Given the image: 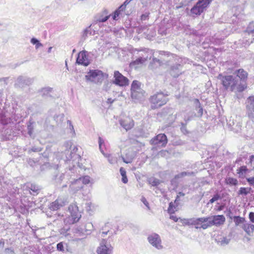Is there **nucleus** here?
Returning a JSON list of instances; mask_svg holds the SVG:
<instances>
[{"label":"nucleus","instance_id":"f257e3e1","mask_svg":"<svg viewBox=\"0 0 254 254\" xmlns=\"http://www.w3.org/2000/svg\"><path fill=\"white\" fill-rule=\"evenodd\" d=\"M218 79L221 81V83L224 88L230 91L243 92L245 90V84L244 82L239 83V81L233 75H223L220 73L217 77Z\"/></svg>","mask_w":254,"mask_h":254},{"label":"nucleus","instance_id":"f03ea898","mask_svg":"<svg viewBox=\"0 0 254 254\" xmlns=\"http://www.w3.org/2000/svg\"><path fill=\"white\" fill-rule=\"evenodd\" d=\"M168 94L162 91L157 92L150 96L148 103L151 110H155L166 105L168 102Z\"/></svg>","mask_w":254,"mask_h":254},{"label":"nucleus","instance_id":"7ed1b4c3","mask_svg":"<svg viewBox=\"0 0 254 254\" xmlns=\"http://www.w3.org/2000/svg\"><path fill=\"white\" fill-rule=\"evenodd\" d=\"M108 77L107 74L98 69L90 70L85 75V78L87 81L97 84L101 83Z\"/></svg>","mask_w":254,"mask_h":254},{"label":"nucleus","instance_id":"20e7f679","mask_svg":"<svg viewBox=\"0 0 254 254\" xmlns=\"http://www.w3.org/2000/svg\"><path fill=\"white\" fill-rule=\"evenodd\" d=\"M145 91L141 88V83L136 80L132 82L130 87V97L132 99L139 100L145 95Z\"/></svg>","mask_w":254,"mask_h":254},{"label":"nucleus","instance_id":"39448f33","mask_svg":"<svg viewBox=\"0 0 254 254\" xmlns=\"http://www.w3.org/2000/svg\"><path fill=\"white\" fill-rule=\"evenodd\" d=\"M70 215L64 219L65 225H72L79 221L81 215L79 212L78 208L76 205H70L68 207Z\"/></svg>","mask_w":254,"mask_h":254},{"label":"nucleus","instance_id":"423d86ee","mask_svg":"<svg viewBox=\"0 0 254 254\" xmlns=\"http://www.w3.org/2000/svg\"><path fill=\"white\" fill-rule=\"evenodd\" d=\"M212 0H199L195 5L190 9V13L193 15H199L203 12L208 6Z\"/></svg>","mask_w":254,"mask_h":254},{"label":"nucleus","instance_id":"0eeeda50","mask_svg":"<svg viewBox=\"0 0 254 254\" xmlns=\"http://www.w3.org/2000/svg\"><path fill=\"white\" fill-rule=\"evenodd\" d=\"M114 78L113 83L120 87H126L129 85L128 79L124 76L119 71L116 70L114 72Z\"/></svg>","mask_w":254,"mask_h":254},{"label":"nucleus","instance_id":"6e6552de","mask_svg":"<svg viewBox=\"0 0 254 254\" xmlns=\"http://www.w3.org/2000/svg\"><path fill=\"white\" fill-rule=\"evenodd\" d=\"M168 142V138L164 133H160L150 140V144L152 145H157L162 147H165Z\"/></svg>","mask_w":254,"mask_h":254},{"label":"nucleus","instance_id":"1a4fd4ad","mask_svg":"<svg viewBox=\"0 0 254 254\" xmlns=\"http://www.w3.org/2000/svg\"><path fill=\"white\" fill-rule=\"evenodd\" d=\"M251 170L248 169L246 166L243 165L238 168L236 172L238 175V177L241 179L246 178L249 184L251 186H254V176L253 177L246 178V174L250 172Z\"/></svg>","mask_w":254,"mask_h":254},{"label":"nucleus","instance_id":"9d476101","mask_svg":"<svg viewBox=\"0 0 254 254\" xmlns=\"http://www.w3.org/2000/svg\"><path fill=\"white\" fill-rule=\"evenodd\" d=\"M208 217L199 218L196 219H193V225L195 226L196 229H206L209 227V220Z\"/></svg>","mask_w":254,"mask_h":254},{"label":"nucleus","instance_id":"9b49d317","mask_svg":"<svg viewBox=\"0 0 254 254\" xmlns=\"http://www.w3.org/2000/svg\"><path fill=\"white\" fill-rule=\"evenodd\" d=\"M209 227L213 225L219 226L223 225L225 222L226 219L223 215H213L208 217Z\"/></svg>","mask_w":254,"mask_h":254},{"label":"nucleus","instance_id":"f8f14e48","mask_svg":"<svg viewBox=\"0 0 254 254\" xmlns=\"http://www.w3.org/2000/svg\"><path fill=\"white\" fill-rule=\"evenodd\" d=\"M106 241L103 239L100 246L97 249L98 254H110L112 251V247L110 246L106 245Z\"/></svg>","mask_w":254,"mask_h":254},{"label":"nucleus","instance_id":"ddd939ff","mask_svg":"<svg viewBox=\"0 0 254 254\" xmlns=\"http://www.w3.org/2000/svg\"><path fill=\"white\" fill-rule=\"evenodd\" d=\"M121 126L127 131L131 129L134 125L132 119L128 117H126L120 121Z\"/></svg>","mask_w":254,"mask_h":254},{"label":"nucleus","instance_id":"4468645a","mask_svg":"<svg viewBox=\"0 0 254 254\" xmlns=\"http://www.w3.org/2000/svg\"><path fill=\"white\" fill-rule=\"evenodd\" d=\"M235 74H236L237 77H238L240 79L239 83H242V82H244V83L245 84V90L247 87V80L248 79V72L246 71H245L244 69L240 68L237 70L235 71Z\"/></svg>","mask_w":254,"mask_h":254},{"label":"nucleus","instance_id":"2eb2a0df","mask_svg":"<svg viewBox=\"0 0 254 254\" xmlns=\"http://www.w3.org/2000/svg\"><path fill=\"white\" fill-rule=\"evenodd\" d=\"M149 242L158 249L162 248L161 241L158 234H154L148 237Z\"/></svg>","mask_w":254,"mask_h":254},{"label":"nucleus","instance_id":"dca6fc26","mask_svg":"<svg viewBox=\"0 0 254 254\" xmlns=\"http://www.w3.org/2000/svg\"><path fill=\"white\" fill-rule=\"evenodd\" d=\"M76 62L78 64L84 66H87L89 64L90 62L85 51H81L78 53Z\"/></svg>","mask_w":254,"mask_h":254},{"label":"nucleus","instance_id":"f3484780","mask_svg":"<svg viewBox=\"0 0 254 254\" xmlns=\"http://www.w3.org/2000/svg\"><path fill=\"white\" fill-rule=\"evenodd\" d=\"M247 109L249 112V117L254 115V96H250L248 98Z\"/></svg>","mask_w":254,"mask_h":254},{"label":"nucleus","instance_id":"a211bd4d","mask_svg":"<svg viewBox=\"0 0 254 254\" xmlns=\"http://www.w3.org/2000/svg\"><path fill=\"white\" fill-rule=\"evenodd\" d=\"M64 205V202L57 199L55 201L50 203L49 208L52 211H56L59 209L61 207L63 206Z\"/></svg>","mask_w":254,"mask_h":254},{"label":"nucleus","instance_id":"6ab92c4d","mask_svg":"<svg viewBox=\"0 0 254 254\" xmlns=\"http://www.w3.org/2000/svg\"><path fill=\"white\" fill-rule=\"evenodd\" d=\"M243 229L248 235L250 236L254 235V225L250 223L244 224L243 226Z\"/></svg>","mask_w":254,"mask_h":254},{"label":"nucleus","instance_id":"aec40b11","mask_svg":"<svg viewBox=\"0 0 254 254\" xmlns=\"http://www.w3.org/2000/svg\"><path fill=\"white\" fill-rule=\"evenodd\" d=\"M179 205L174 203V202H170L169 204L167 211L169 214H174L179 210Z\"/></svg>","mask_w":254,"mask_h":254},{"label":"nucleus","instance_id":"412c9836","mask_svg":"<svg viewBox=\"0 0 254 254\" xmlns=\"http://www.w3.org/2000/svg\"><path fill=\"white\" fill-rule=\"evenodd\" d=\"M225 183L230 186H236L238 185V181L237 179L232 177H227L225 179Z\"/></svg>","mask_w":254,"mask_h":254},{"label":"nucleus","instance_id":"4be33fe9","mask_svg":"<svg viewBox=\"0 0 254 254\" xmlns=\"http://www.w3.org/2000/svg\"><path fill=\"white\" fill-rule=\"evenodd\" d=\"M194 102L198 105L197 112L195 114V116L197 117H201L203 115V108L200 105V102L198 99H194Z\"/></svg>","mask_w":254,"mask_h":254},{"label":"nucleus","instance_id":"5701e85b","mask_svg":"<svg viewBox=\"0 0 254 254\" xmlns=\"http://www.w3.org/2000/svg\"><path fill=\"white\" fill-rule=\"evenodd\" d=\"M120 172L121 175L122 177V182L124 184H127L128 182V179L127 176L126 170L124 168L121 167L120 169Z\"/></svg>","mask_w":254,"mask_h":254},{"label":"nucleus","instance_id":"b1692460","mask_svg":"<svg viewBox=\"0 0 254 254\" xmlns=\"http://www.w3.org/2000/svg\"><path fill=\"white\" fill-rule=\"evenodd\" d=\"M233 220L235 222L236 226H238L241 224H243L244 223L245 219L243 217H241L240 216H234L233 217Z\"/></svg>","mask_w":254,"mask_h":254},{"label":"nucleus","instance_id":"393cba45","mask_svg":"<svg viewBox=\"0 0 254 254\" xmlns=\"http://www.w3.org/2000/svg\"><path fill=\"white\" fill-rule=\"evenodd\" d=\"M251 190V188H245V187H242L240 188V190H239L238 193L239 194H245L247 195L250 192Z\"/></svg>","mask_w":254,"mask_h":254},{"label":"nucleus","instance_id":"a878e982","mask_svg":"<svg viewBox=\"0 0 254 254\" xmlns=\"http://www.w3.org/2000/svg\"><path fill=\"white\" fill-rule=\"evenodd\" d=\"M146 60L145 58L140 57L133 61L131 64L134 65H138L139 64H143Z\"/></svg>","mask_w":254,"mask_h":254},{"label":"nucleus","instance_id":"bb28decb","mask_svg":"<svg viewBox=\"0 0 254 254\" xmlns=\"http://www.w3.org/2000/svg\"><path fill=\"white\" fill-rule=\"evenodd\" d=\"M193 219H180V222L183 225H193Z\"/></svg>","mask_w":254,"mask_h":254},{"label":"nucleus","instance_id":"cd10ccee","mask_svg":"<svg viewBox=\"0 0 254 254\" xmlns=\"http://www.w3.org/2000/svg\"><path fill=\"white\" fill-rule=\"evenodd\" d=\"M185 195V194L184 193L182 192H179L176 197L175 200H174V203L180 205V202L181 201V197H184Z\"/></svg>","mask_w":254,"mask_h":254},{"label":"nucleus","instance_id":"c85d7f7f","mask_svg":"<svg viewBox=\"0 0 254 254\" xmlns=\"http://www.w3.org/2000/svg\"><path fill=\"white\" fill-rule=\"evenodd\" d=\"M149 182V184L152 186H157L160 184L159 180L156 178H150Z\"/></svg>","mask_w":254,"mask_h":254},{"label":"nucleus","instance_id":"c756f323","mask_svg":"<svg viewBox=\"0 0 254 254\" xmlns=\"http://www.w3.org/2000/svg\"><path fill=\"white\" fill-rule=\"evenodd\" d=\"M31 42L33 45H35V47L36 49H38L39 47L43 46V45L40 43V42L36 38H32L31 40Z\"/></svg>","mask_w":254,"mask_h":254},{"label":"nucleus","instance_id":"7c9ffc66","mask_svg":"<svg viewBox=\"0 0 254 254\" xmlns=\"http://www.w3.org/2000/svg\"><path fill=\"white\" fill-rule=\"evenodd\" d=\"M220 198V196L219 194H215L213 197L209 200V203H213L215 201L218 200Z\"/></svg>","mask_w":254,"mask_h":254},{"label":"nucleus","instance_id":"2f4dec72","mask_svg":"<svg viewBox=\"0 0 254 254\" xmlns=\"http://www.w3.org/2000/svg\"><path fill=\"white\" fill-rule=\"evenodd\" d=\"M80 180L82 181V182L84 184H88L90 182L89 177L88 176H84L81 178Z\"/></svg>","mask_w":254,"mask_h":254},{"label":"nucleus","instance_id":"473e14b6","mask_svg":"<svg viewBox=\"0 0 254 254\" xmlns=\"http://www.w3.org/2000/svg\"><path fill=\"white\" fill-rule=\"evenodd\" d=\"M30 189L33 192L36 193H38L39 190L38 187L35 185H31Z\"/></svg>","mask_w":254,"mask_h":254},{"label":"nucleus","instance_id":"72a5a7b5","mask_svg":"<svg viewBox=\"0 0 254 254\" xmlns=\"http://www.w3.org/2000/svg\"><path fill=\"white\" fill-rule=\"evenodd\" d=\"M57 248L58 251L62 252L64 251V248L63 242L58 243L57 245Z\"/></svg>","mask_w":254,"mask_h":254},{"label":"nucleus","instance_id":"f704fd0d","mask_svg":"<svg viewBox=\"0 0 254 254\" xmlns=\"http://www.w3.org/2000/svg\"><path fill=\"white\" fill-rule=\"evenodd\" d=\"M120 14H121L120 10L117 9L114 13V15L113 16V19L114 20H116L117 18L119 17V16L120 15Z\"/></svg>","mask_w":254,"mask_h":254},{"label":"nucleus","instance_id":"c9c22d12","mask_svg":"<svg viewBox=\"0 0 254 254\" xmlns=\"http://www.w3.org/2000/svg\"><path fill=\"white\" fill-rule=\"evenodd\" d=\"M141 201L144 204V205L147 207L148 209H150L149 203L144 197H142L141 199Z\"/></svg>","mask_w":254,"mask_h":254},{"label":"nucleus","instance_id":"e433bc0d","mask_svg":"<svg viewBox=\"0 0 254 254\" xmlns=\"http://www.w3.org/2000/svg\"><path fill=\"white\" fill-rule=\"evenodd\" d=\"M170 218L173 220L174 222H177L179 220V218L177 217V216L174 215L173 214H170Z\"/></svg>","mask_w":254,"mask_h":254},{"label":"nucleus","instance_id":"4c0bfd02","mask_svg":"<svg viewBox=\"0 0 254 254\" xmlns=\"http://www.w3.org/2000/svg\"><path fill=\"white\" fill-rule=\"evenodd\" d=\"M249 219H250V221L254 223V212H251L249 213Z\"/></svg>","mask_w":254,"mask_h":254},{"label":"nucleus","instance_id":"58836bf2","mask_svg":"<svg viewBox=\"0 0 254 254\" xmlns=\"http://www.w3.org/2000/svg\"><path fill=\"white\" fill-rule=\"evenodd\" d=\"M168 153V151L163 150L160 151L159 152V154L162 157H164L166 155V153Z\"/></svg>","mask_w":254,"mask_h":254},{"label":"nucleus","instance_id":"ea45409f","mask_svg":"<svg viewBox=\"0 0 254 254\" xmlns=\"http://www.w3.org/2000/svg\"><path fill=\"white\" fill-rule=\"evenodd\" d=\"M109 17H110V15L106 16L104 18L100 19L99 21L102 22H105L109 19Z\"/></svg>","mask_w":254,"mask_h":254},{"label":"nucleus","instance_id":"a19ab883","mask_svg":"<svg viewBox=\"0 0 254 254\" xmlns=\"http://www.w3.org/2000/svg\"><path fill=\"white\" fill-rule=\"evenodd\" d=\"M123 160L125 163L127 164L130 163L132 162V159L131 158L128 159H125L123 157Z\"/></svg>","mask_w":254,"mask_h":254},{"label":"nucleus","instance_id":"79ce46f5","mask_svg":"<svg viewBox=\"0 0 254 254\" xmlns=\"http://www.w3.org/2000/svg\"><path fill=\"white\" fill-rule=\"evenodd\" d=\"M148 17V14H142L140 17V19L141 20H145Z\"/></svg>","mask_w":254,"mask_h":254},{"label":"nucleus","instance_id":"37998d69","mask_svg":"<svg viewBox=\"0 0 254 254\" xmlns=\"http://www.w3.org/2000/svg\"><path fill=\"white\" fill-rule=\"evenodd\" d=\"M126 9V7L124 5L122 4L117 10H120V12L123 11Z\"/></svg>","mask_w":254,"mask_h":254},{"label":"nucleus","instance_id":"c03bdc74","mask_svg":"<svg viewBox=\"0 0 254 254\" xmlns=\"http://www.w3.org/2000/svg\"><path fill=\"white\" fill-rule=\"evenodd\" d=\"M98 141H99V147L101 148V145L102 144V143H104V140L102 139V138L101 137H99Z\"/></svg>","mask_w":254,"mask_h":254},{"label":"nucleus","instance_id":"a18cd8bd","mask_svg":"<svg viewBox=\"0 0 254 254\" xmlns=\"http://www.w3.org/2000/svg\"><path fill=\"white\" fill-rule=\"evenodd\" d=\"M253 162H254V155H253L250 157V163L252 164Z\"/></svg>","mask_w":254,"mask_h":254},{"label":"nucleus","instance_id":"49530a36","mask_svg":"<svg viewBox=\"0 0 254 254\" xmlns=\"http://www.w3.org/2000/svg\"><path fill=\"white\" fill-rule=\"evenodd\" d=\"M129 2L130 1H128V0H126L123 4L126 7L127 5L128 4Z\"/></svg>","mask_w":254,"mask_h":254},{"label":"nucleus","instance_id":"de8ad7c7","mask_svg":"<svg viewBox=\"0 0 254 254\" xmlns=\"http://www.w3.org/2000/svg\"><path fill=\"white\" fill-rule=\"evenodd\" d=\"M114 102V100L111 98L108 99L107 102L108 103L112 104Z\"/></svg>","mask_w":254,"mask_h":254},{"label":"nucleus","instance_id":"09e8293b","mask_svg":"<svg viewBox=\"0 0 254 254\" xmlns=\"http://www.w3.org/2000/svg\"><path fill=\"white\" fill-rule=\"evenodd\" d=\"M223 207H224V206L223 205H221L218 207V208H217V210L221 211L223 209Z\"/></svg>","mask_w":254,"mask_h":254},{"label":"nucleus","instance_id":"8fccbe9b","mask_svg":"<svg viewBox=\"0 0 254 254\" xmlns=\"http://www.w3.org/2000/svg\"><path fill=\"white\" fill-rule=\"evenodd\" d=\"M248 32H249V33H254V29L249 30Z\"/></svg>","mask_w":254,"mask_h":254},{"label":"nucleus","instance_id":"3c124183","mask_svg":"<svg viewBox=\"0 0 254 254\" xmlns=\"http://www.w3.org/2000/svg\"><path fill=\"white\" fill-rule=\"evenodd\" d=\"M182 176H185V175H187L188 173L187 172H183L182 173Z\"/></svg>","mask_w":254,"mask_h":254},{"label":"nucleus","instance_id":"603ef678","mask_svg":"<svg viewBox=\"0 0 254 254\" xmlns=\"http://www.w3.org/2000/svg\"><path fill=\"white\" fill-rule=\"evenodd\" d=\"M183 5H184V3H182V5L179 6H176V8H177V9H179V8H180L182 7L183 6Z\"/></svg>","mask_w":254,"mask_h":254},{"label":"nucleus","instance_id":"864d4df0","mask_svg":"<svg viewBox=\"0 0 254 254\" xmlns=\"http://www.w3.org/2000/svg\"><path fill=\"white\" fill-rule=\"evenodd\" d=\"M108 231L107 232H103L102 234L104 235H107Z\"/></svg>","mask_w":254,"mask_h":254}]
</instances>
